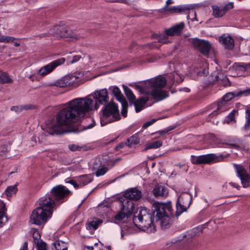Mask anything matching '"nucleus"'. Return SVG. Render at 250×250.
Returning <instances> with one entry per match:
<instances>
[{"label": "nucleus", "instance_id": "obj_1", "mask_svg": "<svg viewBox=\"0 0 250 250\" xmlns=\"http://www.w3.org/2000/svg\"><path fill=\"white\" fill-rule=\"evenodd\" d=\"M91 95L94 100L86 97L75 98L67 102L66 106L57 114L56 123L48 126L47 132L53 135L74 131L70 128L73 123L84 116L86 113L98 109L100 104H105L109 100L106 88L96 90Z\"/></svg>", "mask_w": 250, "mask_h": 250}, {"label": "nucleus", "instance_id": "obj_2", "mask_svg": "<svg viewBox=\"0 0 250 250\" xmlns=\"http://www.w3.org/2000/svg\"><path fill=\"white\" fill-rule=\"evenodd\" d=\"M153 207V215L146 208H140L134 212L133 222L138 228L144 231H154L155 230L154 222L159 220L163 229L169 227L174 217L171 202H157L154 203Z\"/></svg>", "mask_w": 250, "mask_h": 250}, {"label": "nucleus", "instance_id": "obj_3", "mask_svg": "<svg viewBox=\"0 0 250 250\" xmlns=\"http://www.w3.org/2000/svg\"><path fill=\"white\" fill-rule=\"evenodd\" d=\"M38 205L32 211L30 221L33 224L42 225L51 217L54 208L42 197L39 199Z\"/></svg>", "mask_w": 250, "mask_h": 250}, {"label": "nucleus", "instance_id": "obj_4", "mask_svg": "<svg viewBox=\"0 0 250 250\" xmlns=\"http://www.w3.org/2000/svg\"><path fill=\"white\" fill-rule=\"evenodd\" d=\"M70 194L71 192L67 188L60 185L54 187L50 192L42 198L54 208L56 202L59 204L64 202Z\"/></svg>", "mask_w": 250, "mask_h": 250}, {"label": "nucleus", "instance_id": "obj_5", "mask_svg": "<svg viewBox=\"0 0 250 250\" xmlns=\"http://www.w3.org/2000/svg\"><path fill=\"white\" fill-rule=\"evenodd\" d=\"M102 112L103 115L101 117V124L102 126L120 119L118 106L114 103L109 102L104 107Z\"/></svg>", "mask_w": 250, "mask_h": 250}, {"label": "nucleus", "instance_id": "obj_6", "mask_svg": "<svg viewBox=\"0 0 250 250\" xmlns=\"http://www.w3.org/2000/svg\"><path fill=\"white\" fill-rule=\"evenodd\" d=\"M185 24L181 22L175 24L171 27L166 29L165 34L159 35L158 36V40L159 43L165 44L169 42L168 36H174L179 35L183 31Z\"/></svg>", "mask_w": 250, "mask_h": 250}, {"label": "nucleus", "instance_id": "obj_7", "mask_svg": "<svg viewBox=\"0 0 250 250\" xmlns=\"http://www.w3.org/2000/svg\"><path fill=\"white\" fill-rule=\"evenodd\" d=\"M191 201L192 196L188 192H183L179 196L176 203V217H178L183 212L187 210Z\"/></svg>", "mask_w": 250, "mask_h": 250}, {"label": "nucleus", "instance_id": "obj_8", "mask_svg": "<svg viewBox=\"0 0 250 250\" xmlns=\"http://www.w3.org/2000/svg\"><path fill=\"white\" fill-rule=\"evenodd\" d=\"M121 204V211L114 217L116 220L121 221L125 218H129L134 209V205L133 202L127 199H124Z\"/></svg>", "mask_w": 250, "mask_h": 250}, {"label": "nucleus", "instance_id": "obj_9", "mask_svg": "<svg viewBox=\"0 0 250 250\" xmlns=\"http://www.w3.org/2000/svg\"><path fill=\"white\" fill-rule=\"evenodd\" d=\"M223 159L222 155L217 156L215 154H208L198 156H191V161L193 164H209L216 163Z\"/></svg>", "mask_w": 250, "mask_h": 250}, {"label": "nucleus", "instance_id": "obj_10", "mask_svg": "<svg viewBox=\"0 0 250 250\" xmlns=\"http://www.w3.org/2000/svg\"><path fill=\"white\" fill-rule=\"evenodd\" d=\"M50 34L57 38H71L75 40H79V37L75 34L68 27L63 25H56L50 30Z\"/></svg>", "mask_w": 250, "mask_h": 250}, {"label": "nucleus", "instance_id": "obj_11", "mask_svg": "<svg viewBox=\"0 0 250 250\" xmlns=\"http://www.w3.org/2000/svg\"><path fill=\"white\" fill-rule=\"evenodd\" d=\"M237 176L240 179L243 188L250 187V175L247 172L244 167L240 165L234 164Z\"/></svg>", "mask_w": 250, "mask_h": 250}, {"label": "nucleus", "instance_id": "obj_12", "mask_svg": "<svg viewBox=\"0 0 250 250\" xmlns=\"http://www.w3.org/2000/svg\"><path fill=\"white\" fill-rule=\"evenodd\" d=\"M65 60V58H61L55 60L40 69L38 72V74L40 76H44L51 73L56 67L63 64Z\"/></svg>", "mask_w": 250, "mask_h": 250}, {"label": "nucleus", "instance_id": "obj_13", "mask_svg": "<svg viewBox=\"0 0 250 250\" xmlns=\"http://www.w3.org/2000/svg\"><path fill=\"white\" fill-rule=\"evenodd\" d=\"M194 47L205 55H208L211 48V44L208 41L197 38L192 39Z\"/></svg>", "mask_w": 250, "mask_h": 250}, {"label": "nucleus", "instance_id": "obj_14", "mask_svg": "<svg viewBox=\"0 0 250 250\" xmlns=\"http://www.w3.org/2000/svg\"><path fill=\"white\" fill-rule=\"evenodd\" d=\"M195 7L194 5H180L177 6H168L167 8H163L165 12L169 13H185L188 14L187 19H189V10Z\"/></svg>", "mask_w": 250, "mask_h": 250}, {"label": "nucleus", "instance_id": "obj_15", "mask_svg": "<svg viewBox=\"0 0 250 250\" xmlns=\"http://www.w3.org/2000/svg\"><path fill=\"white\" fill-rule=\"evenodd\" d=\"M167 83V80L165 77L159 76L153 79L148 80L145 82V87H149L153 89H159L164 87Z\"/></svg>", "mask_w": 250, "mask_h": 250}, {"label": "nucleus", "instance_id": "obj_16", "mask_svg": "<svg viewBox=\"0 0 250 250\" xmlns=\"http://www.w3.org/2000/svg\"><path fill=\"white\" fill-rule=\"evenodd\" d=\"M77 79L78 77L76 76L67 75L56 81L50 85L60 87H64L67 86L72 85L77 81Z\"/></svg>", "mask_w": 250, "mask_h": 250}, {"label": "nucleus", "instance_id": "obj_17", "mask_svg": "<svg viewBox=\"0 0 250 250\" xmlns=\"http://www.w3.org/2000/svg\"><path fill=\"white\" fill-rule=\"evenodd\" d=\"M124 196L125 199L133 202L132 201H138L142 197V192L137 188H131L125 192Z\"/></svg>", "mask_w": 250, "mask_h": 250}, {"label": "nucleus", "instance_id": "obj_18", "mask_svg": "<svg viewBox=\"0 0 250 250\" xmlns=\"http://www.w3.org/2000/svg\"><path fill=\"white\" fill-rule=\"evenodd\" d=\"M237 94H234L233 93L229 92L227 93L222 98L221 100L218 102L217 110L223 112L227 110V102L232 99L234 97L237 96Z\"/></svg>", "mask_w": 250, "mask_h": 250}, {"label": "nucleus", "instance_id": "obj_19", "mask_svg": "<svg viewBox=\"0 0 250 250\" xmlns=\"http://www.w3.org/2000/svg\"><path fill=\"white\" fill-rule=\"evenodd\" d=\"M218 41L228 50H232L234 48V40L229 35L223 34L219 37Z\"/></svg>", "mask_w": 250, "mask_h": 250}, {"label": "nucleus", "instance_id": "obj_20", "mask_svg": "<svg viewBox=\"0 0 250 250\" xmlns=\"http://www.w3.org/2000/svg\"><path fill=\"white\" fill-rule=\"evenodd\" d=\"M153 193L155 197L165 198L168 195V191L166 187L157 184L155 186Z\"/></svg>", "mask_w": 250, "mask_h": 250}, {"label": "nucleus", "instance_id": "obj_21", "mask_svg": "<svg viewBox=\"0 0 250 250\" xmlns=\"http://www.w3.org/2000/svg\"><path fill=\"white\" fill-rule=\"evenodd\" d=\"M151 95L154 99H156L158 101L162 100L167 96V92L162 90V88L153 89L151 92Z\"/></svg>", "mask_w": 250, "mask_h": 250}, {"label": "nucleus", "instance_id": "obj_22", "mask_svg": "<svg viewBox=\"0 0 250 250\" xmlns=\"http://www.w3.org/2000/svg\"><path fill=\"white\" fill-rule=\"evenodd\" d=\"M148 100L149 98L148 97H141L137 100L136 99L135 102L133 103L135 106L136 112H140Z\"/></svg>", "mask_w": 250, "mask_h": 250}, {"label": "nucleus", "instance_id": "obj_23", "mask_svg": "<svg viewBox=\"0 0 250 250\" xmlns=\"http://www.w3.org/2000/svg\"><path fill=\"white\" fill-rule=\"evenodd\" d=\"M215 81L218 83L225 87L229 86L231 85L230 82L228 78L222 73H219L215 76Z\"/></svg>", "mask_w": 250, "mask_h": 250}, {"label": "nucleus", "instance_id": "obj_24", "mask_svg": "<svg viewBox=\"0 0 250 250\" xmlns=\"http://www.w3.org/2000/svg\"><path fill=\"white\" fill-rule=\"evenodd\" d=\"M212 15L216 18L222 17L226 14L223 7H219L217 5H212Z\"/></svg>", "mask_w": 250, "mask_h": 250}, {"label": "nucleus", "instance_id": "obj_25", "mask_svg": "<svg viewBox=\"0 0 250 250\" xmlns=\"http://www.w3.org/2000/svg\"><path fill=\"white\" fill-rule=\"evenodd\" d=\"M123 87L124 88V90L125 93L127 98L130 103H132L135 102L136 97L134 95L132 91L128 88L127 86L123 84Z\"/></svg>", "mask_w": 250, "mask_h": 250}, {"label": "nucleus", "instance_id": "obj_26", "mask_svg": "<svg viewBox=\"0 0 250 250\" xmlns=\"http://www.w3.org/2000/svg\"><path fill=\"white\" fill-rule=\"evenodd\" d=\"M52 250H67V244L61 240L56 241L53 243Z\"/></svg>", "mask_w": 250, "mask_h": 250}, {"label": "nucleus", "instance_id": "obj_27", "mask_svg": "<svg viewBox=\"0 0 250 250\" xmlns=\"http://www.w3.org/2000/svg\"><path fill=\"white\" fill-rule=\"evenodd\" d=\"M103 223V221L98 218H95L87 224V228L89 229L96 230L98 226Z\"/></svg>", "mask_w": 250, "mask_h": 250}, {"label": "nucleus", "instance_id": "obj_28", "mask_svg": "<svg viewBox=\"0 0 250 250\" xmlns=\"http://www.w3.org/2000/svg\"><path fill=\"white\" fill-rule=\"evenodd\" d=\"M140 142V139L137 134L133 135L127 139L126 142V146L131 147L133 146L138 144Z\"/></svg>", "mask_w": 250, "mask_h": 250}, {"label": "nucleus", "instance_id": "obj_29", "mask_svg": "<svg viewBox=\"0 0 250 250\" xmlns=\"http://www.w3.org/2000/svg\"><path fill=\"white\" fill-rule=\"evenodd\" d=\"M112 93L120 102L126 100L122 94L121 90L117 86H114L112 88Z\"/></svg>", "mask_w": 250, "mask_h": 250}, {"label": "nucleus", "instance_id": "obj_30", "mask_svg": "<svg viewBox=\"0 0 250 250\" xmlns=\"http://www.w3.org/2000/svg\"><path fill=\"white\" fill-rule=\"evenodd\" d=\"M163 142L160 140L155 141L147 144L146 145L145 150H147L149 149H156L162 146Z\"/></svg>", "mask_w": 250, "mask_h": 250}, {"label": "nucleus", "instance_id": "obj_31", "mask_svg": "<svg viewBox=\"0 0 250 250\" xmlns=\"http://www.w3.org/2000/svg\"><path fill=\"white\" fill-rule=\"evenodd\" d=\"M92 179L87 175H83L80 177L78 181L80 187H83L92 181Z\"/></svg>", "mask_w": 250, "mask_h": 250}, {"label": "nucleus", "instance_id": "obj_32", "mask_svg": "<svg viewBox=\"0 0 250 250\" xmlns=\"http://www.w3.org/2000/svg\"><path fill=\"white\" fill-rule=\"evenodd\" d=\"M12 82V80L8 75L4 72L0 73V83H9Z\"/></svg>", "mask_w": 250, "mask_h": 250}, {"label": "nucleus", "instance_id": "obj_33", "mask_svg": "<svg viewBox=\"0 0 250 250\" xmlns=\"http://www.w3.org/2000/svg\"><path fill=\"white\" fill-rule=\"evenodd\" d=\"M18 190L17 185L9 186L6 189L5 192L7 196L11 197L13 194H15Z\"/></svg>", "mask_w": 250, "mask_h": 250}, {"label": "nucleus", "instance_id": "obj_34", "mask_svg": "<svg viewBox=\"0 0 250 250\" xmlns=\"http://www.w3.org/2000/svg\"><path fill=\"white\" fill-rule=\"evenodd\" d=\"M237 69L243 71H248L250 70V63L240 62L236 64Z\"/></svg>", "mask_w": 250, "mask_h": 250}, {"label": "nucleus", "instance_id": "obj_35", "mask_svg": "<svg viewBox=\"0 0 250 250\" xmlns=\"http://www.w3.org/2000/svg\"><path fill=\"white\" fill-rule=\"evenodd\" d=\"M6 211V208L5 204L2 202H0V227L2 226L3 222L2 220Z\"/></svg>", "mask_w": 250, "mask_h": 250}, {"label": "nucleus", "instance_id": "obj_36", "mask_svg": "<svg viewBox=\"0 0 250 250\" xmlns=\"http://www.w3.org/2000/svg\"><path fill=\"white\" fill-rule=\"evenodd\" d=\"M122 105V109L121 111V114L124 117H126L127 113V107L128 104L126 100L121 102Z\"/></svg>", "mask_w": 250, "mask_h": 250}, {"label": "nucleus", "instance_id": "obj_37", "mask_svg": "<svg viewBox=\"0 0 250 250\" xmlns=\"http://www.w3.org/2000/svg\"><path fill=\"white\" fill-rule=\"evenodd\" d=\"M235 110H232L226 118L224 122L229 124L235 121Z\"/></svg>", "mask_w": 250, "mask_h": 250}, {"label": "nucleus", "instance_id": "obj_38", "mask_svg": "<svg viewBox=\"0 0 250 250\" xmlns=\"http://www.w3.org/2000/svg\"><path fill=\"white\" fill-rule=\"evenodd\" d=\"M246 119L245 128L247 129L250 127V109H247L246 111Z\"/></svg>", "mask_w": 250, "mask_h": 250}, {"label": "nucleus", "instance_id": "obj_39", "mask_svg": "<svg viewBox=\"0 0 250 250\" xmlns=\"http://www.w3.org/2000/svg\"><path fill=\"white\" fill-rule=\"evenodd\" d=\"M108 169L106 167H102L99 168L95 172V175L97 177L102 176L104 175L107 171Z\"/></svg>", "mask_w": 250, "mask_h": 250}, {"label": "nucleus", "instance_id": "obj_40", "mask_svg": "<svg viewBox=\"0 0 250 250\" xmlns=\"http://www.w3.org/2000/svg\"><path fill=\"white\" fill-rule=\"evenodd\" d=\"M33 238L34 239V242L36 244L42 241L41 239V236L38 230H35L33 232Z\"/></svg>", "mask_w": 250, "mask_h": 250}, {"label": "nucleus", "instance_id": "obj_41", "mask_svg": "<svg viewBox=\"0 0 250 250\" xmlns=\"http://www.w3.org/2000/svg\"><path fill=\"white\" fill-rule=\"evenodd\" d=\"M130 85L131 86L134 87V88L136 90H139L140 92V93L142 94H146V90L145 88L142 85H139L136 83L130 84Z\"/></svg>", "mask_w": 250, "mask_h": 250}, {"label": "nucleus", "instance_id": "obj_42", "mask_svg": "<svg viewBox=\"0 0 250 250\" xmlns=\"http://www.w3.org/2000/svg\"><path fill=\"white\" fill-rule=\"evenodd\" d=\"M15 38L12 37H1L0 36V42H14Z\"/></svg>", "mask_w": 250, "mask_h": 250}, {"label": "nucleus", "instance_id": "obj_43", "mask_svg": "<svg viewBox=\"0 0 250 250\" xmlns=\"http://www.w3.org/2000/svg\"><path fill=\"white\" fill-rule=\"evenodd\" d=\"M37 250H47V246L46 243L42 241L36 244Z\"/></svg>", "mask_w": 250, "mask_h": 250}, {"label": "nucleus", "instance_id": "obj_44", "mask_svg": "<svg viewBox=\"0 0 250 250\" xmlns=\"http://www.w3.org/2000/svg\"><path fill=\"white\" fill-rule=\"evenodd\" d=\"M233 8V3L232 2H229L226 4L224 7H223V9H224V11L225 13L227 11L230 10Z\"/></svg>", "mask_w": 250, "mask_h": 250}, {"label": "nucleus", "instance_id": "obj_45", "mask_svg": "<svg viewBox=\"0 0 250 250\" xmlns=\"http://www.w3.org/2000/svg\"><path fill=\"white\" fill-rule=\"evenodd\" d=\"M68 148L70 150L73 151L80 150L81 148V147L79 146L74 144L69 145L68 146Z\"/></svg>", "mask_w": 250, "mask_h": 250}, {"label": "nucleus", "instance_id": "obj_46", "mask_svg": "<svg viewBox=\"0 0 250 250\" xmlns=\"http://www.w3.org/2000/svg\"><path fill=\"white\" fill-rule=\"evenodd\" d=\"M156 121V119H152V120H151V121H150L149 122H147L145 123L144 124V125H143L142 128L143 129H146L148 126H149L150 125H151L152 124H153Z\"/></svg>", "mask_w": 250, "mask_h": 250}, {"label": "nucleus", "instance_id": "obj_47", "mask_svg": "<svg viewBox=\"0 0 250 250\" xmlns=\"http://www.w3.org/2000/svg\"><path fill=\"white\" fill-rule=\"evenodd\" d=\"M22 110H28L35 108V106L32 104L21 105Z\"/></svg>", "mask_w": 250, "mask_h": 250}, {"label": "nucleus", "instance_id": "obj_48", "mask_svg": "<svg viewBox=\"0 0 250 250\" xmlns=\"http://www.w3.org/2000/svg\"><path fill=\"white\" fill-rule=\"evenodd\" d=\"M65 181L66 183H68L72 185L76 189H78L79 188H80L79 184H77L74 180H69L67 181V180H66Z\"/></svg>", "mask_w": 250, "mask_h": 250}, {"label": "nucleus", "instance_id": "obj_49", "mask_svg": "<svg viewBox=\"0 0 250 250\" xmlns=\"http://www.w3.org/2000/svg\"><path fill=\"white\" fill-rule=\"evenodd\" d=\"M245 95L246 96L250 95V88L243 91H241L237 93V95Z\"/></svg>", "mask_w": 250, "mask_h": 250}, {"label": "nucleus", "instance_id": "obj_50", "mask_svg": "<svg viewBox=\"0 0 250 250\" xmlns=\"http://www.w3.org/2000/svg\"><path fill=\"white\" fill-rule=\"evenodd\" d=\"M8 150V146L6 144H0V152H5Z\"/></svg>", "mask_w": 250, "mask_h": 250}, {"label": "nucleus", "instance_id": "obj_51", "mask_svg": "<svg viewBox=\"0 0 250 250\" xmlns=\"http://www.w3.org/2000/svg\"><path fill=\"white\" fill-rule=\"evenodd\" d=\"M81 58H82L81 55H78L74 56L73 57L72 60L70 61V62L71 63H75V62H77L78 61H79Z\"/></svg>", "mask_w": 250, "mask_h": 250}, {"label": "nucleus", "instance_id": "obj_52", "mask_svg": "<svg viewBox=\"0 0 250 250\" xmlns=\"http://www.w3.org/2000/svg\"><path fill=\"white\" fill-rule=\"evenodd\" d=\"M11 110L16 112H20L22 111L21 105L19 106H13L11 107Z\"/></svg>", "mask_w": 250, "mask_h": 250}, {"label": "nucleus", "instance_id": "obj_53", "mask_svg": "<svg viewBox=\"0 0 250 250\" xmlns=\"http://www.w3.org/2000/svg\"><path fill=\"white\" fill-rule=\"evenodd\" d=\"M125 145H126V142L125 143L122 142V143H120L118 145H117L115 147V149L116 150H119L121 148H123Z\"/></svg>", "mask_w": 250, "mask_h": 250}, {"label": "nucleus", "instance_id": "obj_54", "mask_svg": "<svg viewBox=\"0 0 250 250\" xmlns=\"http://www.w3.org/2000/svg\"><path fill=\"white\" fill-rule=\"evenodd\" d=\"M173 129V128H170L169 129H165L163 130L159 131L158 132L160 135H163L166 134L167 133H168L169 131Z\"/></svg>", "mask_w": 250, "mask_h": 250}, {"label": "nucleus", "instance_id": "obj_55", "mask_svg": "<svg viewBox=\"0 0 250 250\" xmlns=\"http://www.w3.org/2000/svg\"><path fill=\"white\" fill-rule=\"evenodd\" d=\"M229 185H230L231 187L235 188L238 190H239L240 188V186L238 184L235 183L234 182H229Z\"/></svg>", "mask_w": 250, "mask_h": 250}, {"label": "nucleus", "instance_id": "obj_56", "mask_svg": "<svg viewBox=\"0 0 250 250\" xmlns=\"http://www.w3.org/2000/svg\"><path fill=\"white\" fill-rule=\"evenodd\" d=\"M110 1L114 2H119L128 5L129 4L127 0H111Z\"/></svg>", "mask_w": 250, "mask_h": 250}, {"label": "nucleus", "instance_id": "obj_57", "mask_svg": "<svg viewBox=\"0 0 250 250\" xmlns=\"http://www.w3.org/2000/svg\"><path fill=\"white\" fill-rule=\"evenodd\" d=\"M178 166H179L180 168L184 167V171L185 172H187L188 170V166H186V165H181L179 164Z\"/></svg>", "mask_w": 250, "mask_h": 250}, {"label": "nucleus", "instance_id": "obj_58", "mask_svg": "<svg viewBox=\"0 0 250 250\" xmlns=\"http://www.w3.org/2000/svg\"><path fill=\"white\" fill-rule=\"evenodd\" d=\"M173 3V1L172 0H167L166 1V3L165 6L164 7H165V8H167L168 6V5L172 4Z\"/></svg>", "mask_w": 250, "mask_h": 250}, {"label": "nucleus", "instance_id": "obj_59", "mask_svg": "<svg viewBox=\"0 0 250 250\" xmlns=\"http://www.w3.org/2000/svg\"><path fill=\"white\" fill-rule=\"evenodd\" d=\"M20 250H28V244L27 242L24 243L23 246Z\"/></svg>", "mask_w": 250, "mask_h": 250}, {"label": "nucleus", "instance_id": "obj_60", "mask_svg": "<svg viewBox=\"0 0 250 250\" xmlns=\"http://www.w3.org/2000/svg\"><path fill=\"white\" fill-rule=\"evenodd\" d=\"M87 249L89 250H94V248L93 246H88L87 247Z\"/></svg>", "mask_w": 250, "mask_h": 250}, {"label": "nucleus", "instance_id": "obj_61", "mask_svg": "<svg viewBox=\"0 0 250 250\" xmlns=\"http://www.w3.org/2000/svg\"><path fill=\"white\" fill-rule=\"evenodd\" d=\"M218 113H217V111H214L210 115H212V116H215V115H216Z\"/></svg>", "mask_w": 250, "mask_h": 250}, {"label": "nucleus", "instance_id": "obj_62", "mask_svg": "<svg viewBox=\"0 0 250 250\" xmlns=\"http://www.w3.org/2000/svg\"><path fill=\"white\" fill-rule=\"evenodd\" d=\"M14 45H15V46H19L20 45V43L17 42H15L14 43Z\"/></svg>", "mask_w": 250, "mask_h": 250}, {"label": "nucleus", "instance_id": "obj_63", "mask_svg": "<svg viewBox=\"0 0 250 250\" xmlns=\"http://www.w3.org/2000/svg\"><path fill=\"white\" fill-rule=\"evenodd\" d=\"M115 163H116V161H111V162L112 167L115 165Z\"/></svg>", "mask_w": 250, "mask_h": 250}, {"label": "nucleus", "instance_id": "obj_64", "mask_svg": "<svg viewBox=\"0 0 250 250\" xmlns=\"http://www.w3.org/2000/svg\"><path fill=\"white\" fill-rule=\"evenodd\" d=\"M231 145L234 147H237L238 146L236 144H231Z\"/></svg>", "mask_w": 250, "mask_h": 250}]
</instances>
